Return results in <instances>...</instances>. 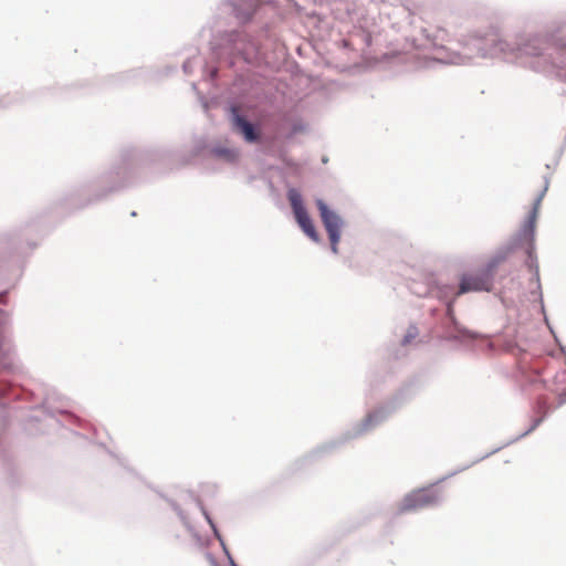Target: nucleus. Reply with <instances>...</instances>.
<instances>
[{
	"instance_id": "4",
	"label": "nucleus",
	"mask_w": 566,
	"mask_h": 566,
	"mask_svg": "<svg viewBox=\"0 0 566 566\" xmlns=\"http://www.w3.org/2000/svg\"><path fill=\"white\" fill-rule=\"evenodd\" d=\"M316 206L318 208L324 227L328 233L332 251L337 253V245L340 239L342 220L335 212L328 209L323 200H317Z\"/></svg>"
},
{
	"instance_id": "7",
	"label": "nucleus",
	"mask_w": 566,
	"mask_h": 566,
	"mask_svg": "<svg viewBox=\"0 0 566 566\" xmlns=\"http://www.w3.org/2000/svg\"><path fill=\"white\" fill-rule=\"evenodd\" d=\"M217 154L228 160H234L238 157V153L233 149H218Z\"/></svg>"
},
{
	"instance_id": "3",
	"label": "nucleus",
	"mask_w": 566,
	"mask_h": 566,
	"mask_svg": "<svg viewBox=\"0 0 566 566\" xmlns=\"http://www.w3.org/2000/svg\"><path fill=\"white\" fill-rule=\"evenodd\" d=\"M287 197L293 209L296 222L308 238L317 242L319 240L318 233L306 209L303 206L300 192L295 189H291L287 193Z\"/></svg>"
},
{
	"instance_id": "2",
	"label": "nucleus",
	"mask_w": 566,
	"mask_h": 566,
	"mask_svg": "<svg viewBox=\"0 0 566 566\" xmlns=\"http://www.w3.org/2000/svg\"><path fill=\"white\" fill-rule=\"evenodd\" d=\"M494 265L490 264L475 272L462 274L459 284L458 295L470 292H490L493 287Z\"/></svg>"
},
{
	"instance_id": "5",
	"label": "nucleus",
	"mask_w": 566,
	"mask_h": 566,
	"mask_svg": "<svg viewBox=\"0 0 566 566\" xmlns=\"http://www.w3.org/2000/svg\"><path fill=\"white\" fill-rule=\"evenodd\" d=\"M233 125L234 128L243 135L247 142L253 143L259 139V134L254 129L253 125L239 115L235 109H233Z\"/></svg>"
},
{
	"instance_id": "6",
	"label": "nucleus",
	"mask_w": 566,
	"mask_h": 566,
	"mask_svg": "<svg viewBox=\"0 0 566 566\" xmlns=\"http://www.w3.org/2000/svg\"><path fill=\"white\" fill-rule=\"evenodd\" d=\"M543 196H544V191L536 198L534 207H533L532 211L530 212V216L524 226L525 232L531 235L533 234L534 229H535V222H536V218H537V213H538V207L541 205Z\"/></svg>"
},
{
	"instance_id": "1",
	"label": "nucleus",
	"mask_w": 566,
	"mask_h": 566,
	"mask_svg": "<svg viewBox=\"0 0 566 566\" xmlns=\"http://www.w3.org/2000/svg\"><path fill=\"white\" fill-rule=\"evenodd\" d=\"M443 492L437 485L418 489L407 494L399 504V513L416 511L436 505L442 499Z\"/></svg>"
},
{
	"instance_id": "8",
	"label": "nucleus",
	"mask_w": 566,
	"mask_h": 566,
	"mask_svg": "<svg viewBox=\"0 0 566 566\" xmlns=\"http://www.w3.org/2000/svg\"><path fill=\"white\" fill-rule=\"evenodd\" d=\"M0 302H2V295H0Z\"/></svg>"
}]
</instances>
